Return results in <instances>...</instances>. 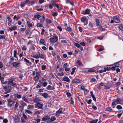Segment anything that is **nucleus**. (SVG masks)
Masks as SVG:
<instances>
[{"instance_id":"obj_1","label":"nucleus","mask_w":123,"mask_h":123,"mask_svg":"<svg viewBox=\"0 0 123 123\" xmlns=\"http://www.w3.org/2000/svg\"><path fill=\"white\" fill-rule=\"evenodd\" d=\"M34 70L32 71V74L33 76H34L33 80L36 81L41 77V72L40 70H38L37 68L35 69Z\"/></svg>"},{"instance_id":"obj_2","label":"nucleus","mask_w":123,"mask_h":123,"mask_svg":"<svg viewBox=\"0 0 123 123\" xmlns=\"http://www.w3.org/2000/svg\"><path fill=\"white\" fill-rule=\"evenodd\" d=\"M112 18L113 19H111V21L110 23H113L114 22L117 23H119L120 22L119 19L117 16H113Z\"/></svg>"},{"instance_id":"obj_3","label":"nucleus","mask_w":123,"mask_h":123,"mask_svg":"<svg viewBox=\"0 0 123 123\" xmlns=\"http://www.w3.org/2000/svg\"><path fill=\"white\" fill-rule=\"evenodd\" d=\"M58 39V37L56 35H54L52 37L50 38L49 40L51 43H54L56 42Z\"/></svg>"},{"instance_id":"obj_4","label":"nucleus","mask_w":123,"mask_h":123,"mask_svg":"<svg viewBox=\"0 0 123 123\" xmlns=\"http://www.w3.org/2000/svg\"><path fill=\"white\" fill-rule=\"evenodd\" d=\"M43 103H36L34 104V106L35 108L38 109H43Z\"/></svg>"},{"instance_id":"obj_5","label":"nucleus","mask_w":123,"mask_h":123,"mask_svg":"<svg viewBox=\"0 0 123 123\" xmlns=\"http://www.w3.org/2000/svg\"><path fill=\"white\" fill-rule=\"evenodd\" d=\"M81 21L84 23V25H86L88 23V19L85 17H82L81 19Z\"/></svg>"},{"instance_id":"obj_6","label":"nucleus","mask_w":123,"mask_h":123,"mask_svg":"<svg viewBox=\"0 0 123 123\" xmlns=\"http://www.w3.org/2000/svg\"><path fill=\"white\" fill-rule=\"evenodd\" d=\"M21 63L18 62H15L12 63V66L14 68H17L19 67L20 66Z\"/></svg>"},{"instance_id":"obj_7","label":"nucleus","mask_w":123,"mask_h":123,"mask_svg":"<svg viewBox=\"0 0 123 123\" xmlns=\"http://www.w3.org/2000/svg\"><path fill=\"white\" fill-rule=\"evenodd\" d=\"M26 25L28 27L30 28L33 26L34 23L31 22L27 21L26 23Z\"/></svg>"},{"instance_id":"obj_8","label":"nucleus","mask_w":123,"mask_h":123,"mask_svg":"<svg viewBox=\"0 0 123 123\" xmlns=\"http://www.w3.org/2000/svg\"><path fill=\"white\" fill-rule=\"evenodd\" d=\"M91 10L90 9H87L85 11L83 10L81 11V13L82 14L84 15L88 14L90 13Z\"/></svg>"},{"instance_id":"obj_9","label":"nucleus","mask_w":123,"mask_h":123,"mask_svg":"<svg viewBox=\"0 0 123 123\" xmlns=\"http://www.w3.org/2000/svg\"><path fill=\"white\" fill-rule=\"evenodd\" d=\"M63 112L62 111V108H60L56 112V115L58 116L60 114H63Z\"/></svg>"},{"instance_id":"obj_10","label":"nucleus","mask_w":123,"mask_h":123,"mask_svg":"<svg viewBox=\"0 0 123 123\" xmlns=\"http://www.w3.org/2000/svg\"><path fill=\"white\" fill-rule=\"evenodd\" d=\"M9 31L11 32L12 31L16 30L17 29V27L15 25L12 26L11 27H9Z\"/></svg>"},{"instance_id":"obj_11","label":"nucleus","mask_w":123,"mask_h":123,"mask_svg":"<svg viewBox=\"0 0 123 123\" xmlns=\"http://www.w3.org/2000/svg\"><path fill=\"white\" fill-rule=\"evenodd\" d=\"M24 60L26 62V64L27 65H29L30 66L32 64L30 62L29 60L25 58H24Z\"/></svg>"},{"instance_id":"obj_12","label":"nucleus","mask_w":123,"mask_h":123,"mask_svg":"<svg viewBox=\"0 0 123 123\" xmlns=\"http://www.w3.org/2000/svg\"><path fill=\"white\" fill-rule=\"evenodd\" d=\"M107 68L109 69H111L112 70L114 71L116 69L115 68V67L113 64L111 65H109L107 66Z\"/></svg>"},{"instance_id":"obj_13","label":"nucleus","mask_w":123,"mask_h":123,"mask_svg":"<svg viewBox=\"0 0 123 123\" xmlns=\"http://www.w3.org/2000/svg\"><path fill=\"white\" fill-rule=\"evenodd\" d=\"M50 119V118L49 116H45L44 117H43L42 118V121L44 122H46L47 121H48Z\"/></svg>"},{"instance_id":"obj_14","label":"nucleus","mask_w":123,"mask_h":123,"mask_svg":"<svg viewBox=\"0 0 123 123\" xmlns=\"http://www.w3.org/2000/svg\"><path fill=\"white\" fill-rule=\"evenodd\" d=\"M45 41L44 40L43 38L40 39L39 40V43L40 44H43L44 45H46V44L45 43Z\"/></svg>"},{"instance_id":"obj_15","label":"nucleus","mask_w":123,"mask_h":123,"mask_svg":"<svg viewBox=\"0 0 123 123\" xmlns=\"http://www.w3.org/2000/svg\"><path fill=\"white\" fill-rule=\"evenodd\" d=\"M3 87L6 90L8 91L9 90L10 91V92L12 89L11 86H4Z\"/></svg>"},{"instance_id":"obj_16","label":"nucleus","mask_w":123,"mask_h":123,"mask_svg":"<svg viewBox=\"0 0 123 123\" xmlns=\"http://www.w3.org/2000/svg\"><path fill=\"white\" fill-rule=\"evenodd\" d=\"M41 100L39 98H35L33 99V101L34 103H38L40 102Z\"/></svg>"},{"instance_id":"obj_17","label":"nucleus","mask_w":123,"mask_h":123,"mask_svg":"<svg viewBox=\"0 0 123 123\" xmlns=\"http://www.w3.org/2000/svg\"><path fill=\"white\" fill-rule=\"evenodd\" d=\"M41 81L42 82V85H47L48 84L47 82L48 81L44 78H43L42 79Z\"/></svg>"},{"instance_id":"obj_18","label":"nucleus","mask_w":123,"mask_h":123,"mask_svg":"<svg viewBox=\"0 0 123 123\" xmlns=\"http://www.w3.org/2000/svg\"><path fill=\"white\" fill-rule=\"evenodd\" d=\"M26 96L24 95L22 97V99L25 101L27 103H29V102L28 101V100Z\"/></svg>"},{"instance_id":"obj_19","label":"nucleus","mask_w":123,"mask_h":123,"mask_svg":"<svg viewBox=\"0 0 123 123\" xmlns=\"http://www.w3.org/2000/svg\"><path fill=\"white\" fill-rule=\"evenodd\" d=\"M80 82V80L79 79L73 80H72V82L76 84Z\"/></svg>"},{"instance_id":"obj_20","label":"nucleus","mask_w":123,"mask_h":123,"mask_svg":"<svg viewBox=\"0 0 123 123\" xmlns=\"http://www.w3.org/2000/svg\"><path fill=\"white\" fill-rule=\"evenodd\" d=\"M34 108V106L33 105H28L27 109L29 110L33 109Z\"/></svg>"},{"instance_id":"obj_21","label":"nucleus","mask_w":123,"mask_h":123,"mask_svg":"<svg viewBox=\"0 0 123 123\" xmlns=\"http://www.w3.org/2000/svg\"><path fill=\"white\" fill-rule=\"evenodd\" d=\"M13 79H9L8 84V85H15L13 83Z\"/></svg>"},{"instance_id":"obj_22","label":"nucleus","mask_w":123,"mask_h":123,"mask_svg":"<svg viewBox=\"0 0 123 123\" xmlns=\"http://www.w3.org/2000/svg\"><path fill=\"white\" fill-rule=\"evenodd\" d=\"M20 15H18L17 16L15 15L13 17V19L17 20L20 18Z\"/></svg>"},{"instance_id":"obj_23","label":"nucleus","mask_w":123,"mask_h":123,"mask_svg":"<svg viewBox=\"0 0 123 123\" xmlns=\"http://www.w3.org/2000/svg\"><path fill=\"white\" fill-rule=\"evenodd\" d=\"M17 50L16 49H15L13 51V55L16 58H17L18 57L17 56Z\"/></svg>"},{"instance_id":"obj_24","label":"nucleus","mask_w":123,"mask_h":123,"mask_svg":"<svg viewBox=\"0 0 123 123\" xmlns=\"http://www.w3.org/2000/svg\"><path fill=\"white\" fill-rule=\"evenodd\" d=\"M41 17V16L39 14L35 15L34 16V18H37L38 20H39L40 18Z\"/></svg>"},{"instance_id":"obj_25","label":"nucleus","mask_w":123,"mask_h":123,"mask_svg":"<svg viewBox=\"0 0 123 123\" xmlns=\"http://www.w3.org/2000/svg\"><path fill=\"white\" fill-rule=\"evenodd\" d=\"M121 61H119L116 62L113 64V65L114 66V67H115V69L116 67H119V64L118 63L120 62Z\"/></svg>"},{"instance_id":"obj_26","label":"nucleus","mask_w":123,"mask_h":123,"mask_svg":"<svg viewBox=\"0 0 123 123\" xmlns=\"http://www.w3.org/2000/svg\"><path fill=\"white\" fill-rule=\"evenodd\" d=\"M34 45H35L34 44L31 45L29 48V49L31 50H35V48L34 47Z\"/></svg>"},{"instance_id":"obj_27","label":"nucleus","mask_w":123,"mask_h":123,"mask_svg":"<svg viewBox=\"0 0 123 123\" xmlns=\"http://www.w3.org/2000/svg\"><path fill=\"white\" fill-rule=\"evenodd\" d=\"M77 63L78 64L79 66L82 67L83 66V65L79 60H78L77 61Z\"/></svg>"},{"instance_id":"obj_28","label":"nucleus","mask_w":123,"mask_h":123,"mask_svg":"<svg viewBox=\"0 0 123 123\" xmlns=\"http://www.w3.org/2000/svg\"><path fill=\"white\" fill-rule=\"evenodd\" d=\"M55 89L54 87H52L50 85H49L47 87V89L48 90H52Z\"/></svg>"},{"instance_id":"obj_29","label":"nucleus","mask_w":123,"mask_h":123,"mask_svg":"<svg viewBox=\"0 0 123 123\" xmlns=\"http://www.w3.org/2000/svg\"><path fill=\"white\" fill-rule=\"evenodd\" d=\"M45 20L46 23L47 24H50L52 22L51 20L49 18H46Z\"/></svg>"},{"instance_id":"obj_30","label":"nucleus","mask_w":123,"mask_h":123,"mask_svg":"<svg viewBox=\"0 0 123 123\" xmlns=\"http://www.w3.org/2000/svg\"><path fill=\"white\" fill-rule=\"evenodd\" d=\"M42 95L45 98H47L48 96V94L46 93H42Z\"/></svg>"},{"instance_id":"obj_31","label":"nucleus","mask_w":123,"mask_h":123,"mask_svg":"<svg viewBox=\"0 0 123 123\" xmlns=\"http://www.w3.org/2000/svg\"><path fill=\"white\" fill-rule=\"evenodd\" d=\"M102 86H103V85H95V88L96 89H97L100 90L101 88L100 87Z\"/></svg>"},{"instance_id":"obj_32","label":"nucleus","mask_w":123,"mask_h":123,"mask_svg":"<svg viewBox=\"0 0 123 123\" xmlns=\"http://www.w3.org/2000/svg\"><path fill=\"white\" fill-rule=\"evenodd\" d=\"M118 28L121 31H123V25L122 24L120 25L119 26H118Z\"/></svg>"},{"instance_id":"obj_33","label":"nucleus","mask_w":123,"mask_h":123,"mask_svg":"<svg viewBox=\"0 0 123 123\" xmlns=\"http://www.w3.org/2000/svg\"><path fill=\"white\" fill-rule=\"evenodd\" d=\"M95 22L96 24V25L98 26L99 24V20L98 19H96L95 20Z\"/></svg>"},{"instance_id":"obj_34","label":"nucleus","mask_w":123,"mask_h":123,"mask_svg":"<svg viewBox=\"0 0 123 123\" xmlns=\"http://www.w3.org/2000/svg\"><path fill=\"white\" fill-rule=\"evenodd\" d=\"M7 101L8 104H7V105L8 107H9V105H10L11 104V103L12 102V100L11 99H7Z\"/></svg>"},{"instance_id":"obj_35","label":"nucleus","mask_w":123,"mask_h":123,"mask_svg":"<svg viewBox=\"0 0 123 123\" xmlns=\"http://www.w3.org/2000/svg\"><path fill=\"white\" fill-rule=\"evenodd\" d=\"M7 18L8 21L10 22H11L12 21V19L10 17L9 15H7Z\"/></svg>"},{"instance_id":"obj_36","label":"nucleus","mask_w":123,"mask_h":123,"mask_svg":"<svg viewBox=\"0 0 123 123\" xmlns=\"http://www.w3.org/2000/svg\"><path fill=\"white\" fill-rule=\"evenodd\" d=\"M25 4L24 2H21L20 4V6L21 8H23V7L25 6Z\"/></svg>"},{"instance_id":"obj_37","label":"nucleus","mask_w":123,"mask_h":123,"mask_svg":"<svg viewBox=\"0 0 123 123\" xmlns=\"http://www.w3.org/2000/svg\"><path fill=\"white\" fill-rule=\"evenodd\" d=\"M35 55L36 57V59L39 58L40 57V55L39 51Z\"/></svg>"},{"instance_id":"obj_38","label":"nucleus","mask_w":123,"mask_h":123,"mask_svg":"<svg viewBox=\"0 0 123 123\" xmlns=\"http://www.w3.org/2000/svg\"><path fill=\"white\" fill-rule=\"evenodd\" d=\"M63 80L64 81L67 82H68L70 81V80L67 77H66L63 78Z\"/></svg>"},{"instance_id":"obj_39","label":"nucleus","mask_w":123,"mask_h":123,"mask_svg":"<svg viewBox=\"0 0 123 123\" xmlns=\"http://www.w3.org/2000/svg\"><path fill=\"white\" fill-rule=\"evenodd\" d=\"M37 26L38 27H43V25L41 24V23H38L37 24Z\"/></svg>"},{"instance_id":"obj_40","label":"nucleus","mask_w":123,"mask_h":123,"mask_svg":"<svg viewBox=\"0 0 123 123\" xmlns=\"http://www.w3.org/2000/svg\"><path fill=\"white\" fill-rule=\"evenodd\" d=\"M25 113H27L29 114H31L32 113V112H31V111L30 110L26 109L25 110Z\"/></svg>"},{"instance_id":"obj_41","label":"nucleus","mask_w":123,"mask_h":123,"mask_svg":"<svg viewBox=\"0 0 123 123\" xmlns=\"http://www.w3.org/2000/svg\"><path fill=\"white\" fill-rule=\"evenodd\" d=\"M76 69V68H75V67L74 68L72 69V71L71 73V75H72L74 74V72H75V70Z\"/></svg>"},{"instance_id":"obj_42","label":"nucleus","mask_w":123,"mask_h":123,"mask_svg":"<svg viewBox=\"0 0 123 123\" xmlns=\"http://www.w3.org/2000/svg\"><path fill=\"white\" fill-rule=\"evenodd\" d=\"M40 57L41 58L44 59V58L46 59V56L43 54L40 55Z\"/></svg>"},{"instance_id":"obj_43","label":"nucleus","mask_w":123,"mask_h":123,"mask_svg":"<svg viewBox=\"0 0 123 123\" xmlns=\"http://www.w3.org/2000/svg\"><path fill=\"white\" fill-rule=\"evenodd\" d=\"M24 2L25 4L28 5L30 3V1L29 0H26Z\"/></svg>"},{"instance_id":"obj_44","label":"nucleus","mask_w":123,"mask_h":123,"mask_svg":"<svg viewBox=\"0 0 123 123\" xmlns=\"http://www.w3.org/2000/svg\"><path fill=\"white\" fill-rule=\"evenodd\" d=\"M6 36L4 35H0V39H4L5 40Z\"/></svg>"},{"instance_id":"obj_45","label":"nucleus","mask_w":123,"mask_h":123,"mask_svg":"<svg viewBox=\"0 0 123 123\" xmlns=\"http://www.w3.org/2000/svg\"><path fill=\"white\" fill-rule=\"evenodd\" d=\"M98 119H95L94 120H92V121H91L89 122L90 123H96L97 121H98Z\"/></svg>"},{"instance_id":"obj_46","label":"nucleus","mask_w":123,"mask_h":123,"mask_svg":"<svg viewBox=\"0 0 123 123\" xmlns=\"http://www.w3.org/2000/svg\"><path fill=\"white\" fill-rule=\"evenodd\" d=\"M21 105H22L23 108H24L25 106H27V104H26L24 102H22L21 103Z\"/></svg>"},{"instance_id":"obj_47","label":"nucleus","mask_w":123,"mask_h":123,"mask_svg":"<svg viewBox=\"0 0 123 123\" xmlns=\"http://www.w3.org/2000/svg\"><path fill=\"white\" fill-rule=\"evenodd\" d=\"M104 37L103 36H97V38L99 39L100 40H102V39Z\"/></svg>"},{"instance_id":"obj_48","label":"nucleus","mask_w":123,"mask_h":123,"mask_svg":"<svg viewBox=\"0 0 123 123\" xmlns=\"http://www.w3.org/2000/svg\"><path fill=\"white\" fill-rule=\"evenodd\" d=\"M115 101L116 102V104H120V102L121 101L120 100V98H117L116 100H115Z\"/></svg>"},{"instance_id":"obj_49","label":"nucleus","mask_w":123,"mask_h":123,"mask_svg":"<svg viewBox=\"0 0 123 123\" xmlns=\"http://www.w3.org/2000/svg\"><path fill=\"white\" fill-rule=\"evenodd\" d=\"M23 47L22 48V49L23 50H27L26 47L24 45H23Z\"/></svg>"},{"instance_id":"obj_50","label":"nucleus","mask_w":123,"mask_h":123,"mask_svg":"<svg viewBox=\"0 0 123 123\" xmlns=\"http://www.w3.org/2000/svg\"><path fill=\"white\" fill-rule=\"evenodd\" d=\"M105 87L106 89H109L111 86V85H103Z\"/></svg>"},{"instance_id":"obj_51","label":"nucleus","mask_w":123,"mask_h":123,"mask_svg":"<svg viewBox=\"0 0 123 123\" xmlns=\"http://www.w3.org/2000/svg\"><path fill=\"white\" fill-rule=\"evenodd\" d=\"M46 66L44 65H43L41 67V68L42 69V70H45L46 68Z\"/></svg>"},{"instance_id":"obj_52","label":"nucleus","mask_w":123,"mask_h":123,"mask_svg":"<svg viewBox=\"0 0 123 123\" xmlns=\"http://www.w3.org/2000/svg\"><path fill=\"white\" fill-rule=\"evenodd\" d=\"M3 67V64L2 63L0 62V68H1V70H3L2 68Z\"/></svg>"},{"instance_id":"obj_53","label":"nucleus","mask_w":123,"mask_h":123,"mask_svg":"<svg viewBox=\"0 0 123 123\" xmlns=\"http://www.w3.org/2000/svg\"><path fill=\"white\" fill-rule=\"evenodd\" d=\"M19 104L18 103H16V104L15 105L14 109L15 110L17 108Z\"/></svg>"},{"instance_id":"obj_54","label":"nucleus","mask_w":123,"mask_h":123,"mask_svg":"<svg viewBox=\"0 0 123 123\" xmlns=\"http://www.w3.org/2000/svg\"><path fill=\"white\" fill-rule=\"evenodd\" d=\"M88 26L90 28H93V25L92 23L91 22H89V23Z\"/></svg>"},{"instance_id":"obj_55","label":"nucleus","mask_w":123,"mask_h":123,"mask_svg":"<svg viewBox=\"0 0 123 123\" xmlns=\"http://www.w3.org/2000/svg\"><path fill=\"white\" fill-rule=\"evenodd\" d=\"M56 119V118L55 117H52L50 118V120L51 121H53L55 120Z\"/></svg>"},{"instance_id":"obj_56","label":"nucleus","mask_w":123,"mask_h":123,"mask_svg":"<svg viewBox=\"0 0 123 123\" xmlns=\"http://www.w3.org/2000/svg\"><path fill=\"white\" fill-rule=\"evenodd\" d=\"M74 45L75 46H76L78 48H80V44L77 43H75Z\"/></svg>"},{"instance_id":"obj_57","label":"nucleus","mask_w":123,"mask_h":123,"mask_svg":"<svg viewBox=\"0 0 123 123\" xmlns=\"http://www.w3.org/2000/svg\"><path fill=\"white\" fill-rule=\"evenodd\" d=\"M31 4V5H32L34 4L35 2V0H31L30 3Z\"/></svg>"},{"instance_id":"obj_58","label":"nucleus","mask_w":123,"mask_h":123,"mask_svg":"<svg viewBox=\"0 0 123 123\" xmlns=\"http://www.w3.org/2000/svg\"><path fill=\"white\" fill-rule=\"evenodd\" d=\"M106 110L108 111H111L112 110L111 107H108L106 108Z\"/></svg>"},{"instance_id":"obj_59","label":"nucleus","mask_w":123,"mask_h":123,"mask_svg":"<svg viewBox=\"0 0 123 123\" xmlns=\"http://www.w3.org/2000/svg\"><path fill=\"white\" fill-rule=\"evenodd\" d=\"M88 71L89 72H95V70L94 69H88Z\"/></svg>"},{"instance_id":"obj_60","label":"nucleus","mask_w":123,"mask_h":123,"mask_svg":"<svg viewBox=\"0 0 123 123\" xmlns=\"http://www.w3.org/2000/svg\"><path fill=\"white\" fill-rule=\"evenodd\" d=\"M92 101V100L91 99H89L88 100L87 99L86 100V101L88 104H90L91 102Z\"/></svg>"},{"instance_id":"obj_61","label":"nucleus","mask_w":123,"mask_h":123,"mask_svg":"<svg viewBox=\"0 0 123 123\" xmlns=\"http://www.w3.org/2000/svg\"><path fill=\"white\" fill-rule=\"evenodd\" d=\"M58 74H59V76H62L64 74V73L62 72H61L60 73H58Z\"/></svg>"},{"instance_id":"obj_62","label":"nucleus","mask_w":123,"mask_h":123,"mask_svg":"<svg viewBox=\"0 0 123 123\" xmlns=\"http://www.w3.org/2000/svg\"><path fill=\"white\" fill-rule=\"evenodd\" d=\"M61 42L62 43H67V42L65 40H61Z\"/></svg>"},{"instance_id":"obj_63","label":"nucleus","mask_w":123,"mask_h":123,"mask_svg":"<svg viewBox=\"0 0 123 123\" xmlns=\"http://www.w3.org/2000/svg\"><path fill=\"white\" fill-rule=\"evenodd\" d=\"M69 66V65L68 64V63H66L64 64L63 66V67L64 68L68 67Z\"/></svg>"},{"instance_id":"obj_64","label":"nucleus","mask_w":123,"mask_h":123,"mask_svg":"<svg viewBox=\"0 0 123 123\" xmlns=\"http://www.w3.org/2000/svg\"><path fill=\"white\" fill-rule=\"evenodd\" d=\"M116 108L118 109H122V106L120 105H118L117 106Z\"/></svg>"}]
</instances>
